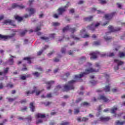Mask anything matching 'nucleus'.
Instances as JSON below:
<instances>
[{
  "label": "nucleus",
  "instance_id": "nucleus-1",
  "mask_svg": "<svg viewBox=\"0 0 125 125\" xmlns=\"http://www.w3.org/2000/svg\"><path fill=\"white\" fill-rule=\"evenodd\" d=\"M96 68L93 69L91 68L89 69H86L85 72H83L82 74H79L78 75L75 76V80H72L70 81H69L67 84H65L63 86V89H62V91H69L70 90H73L75 89V86H74V83H77V82H82L83 80L81 79L83 77H84L85 75L89 74V73H93L94 72H99V69H100V65L99 63H96Z\"/></svg>",
  "mask_w": 125,
  "mask_h": 125
},
{
  "label": "nucleus",
  "instance_id": "nucleus-2",
  "mask_svg": "<svg viewBox=\"0 0 125 125\" xmlns=\"http://www.w3.org/2000/svg\"><path fill=\"white\" fill-rule=\"evenodd\" d=\"M108 30H109L110 32L106 33V36L104 37V39L106 42H108V41H111V40H112L111 37H108V36H107L108 34H110L111 32H118L119 31H121V28L116 27L114 28L112 26L110 25L108 26Z\"/></svg>",
  "mask_w": 125,
  "mask_h": 125
},
{
  "label": "nucleus",
  "instance_id": "nucleus-3",
  "mask_svg": "<svg viewBox=\"0 0 125 125\" xmlns=\"http://www.w3.org/2000/svg\"><path fill=\"white\" fill-rule=\"evenodd\" d=\"M69 3L70 2H67L66 5H65L63 7H60L58 9L57 11L58 12L59 15H62V14H63V13H64V12H65L66 10H67L66 8H68V7H69Z\"/></svg>",
  "mask_w": 125,
  "mask_h": 125
},
{
  "label": "nucleus",
  "instance_id": "nucleus-4",
  "mask_svg": "<svg viewBox=\"0 0 125 125\" xmlns=\"http://www.w3.org/2000/svg\"><path fill=\"white\" fill-rule=\"evenodd\" d=\"M15 35V33H13L10 35H2L0 34V41L1 40H3V41H7V40L12 39V38H13Z\"/></svg>",
  "mask_w": 125,
  "mask_h": 125
},
{
  "label": "nucleus",
  "instance_id": "nucleus-5",
  "mask_svg": "<svg viewBox=\"0 0 125 125\" xmlns=\"http://www.w3.org/2000/svg\"><path fill=\"white\" fill-rule=\"evenodd\" d=\"M33 89L34 90L32 91H27L26 92L27 95H29V94H34V93H35L36 92V95L38 96V95H40V94H41V92H42V91H38V89L37 88V87H36L35 86L33 87Z\"/></svg>",
  "mask_w": 125,
  "mask_h": 125
},
{
  "label": "nucleus",
  "instance_id": "nucleus-6",
  "mask_svg": "<svg viewBox=\"0 0 125 125\" xmlns=\"http://www.w3.org/2000/svg\"><path fill=\"white\" fill-rule=\"evenodd\" d=\"M98 100H102L105 103H108V102H110V100L109 99V98H108V96L104 95H100V97L98 98Z\"/></svg>",
  "mask_w": 125,
  "mask_h": 125
},
{
  "label": "nucleus",
  "instance_id": "nucleus-7",
  "mask_svg": "<svg viewBox=\"0 0 125 125\" xmlns=\"http://www.w3.org/2000/svg\"><path fill=\"white\" fill-rule=\"evenodd\" d=\"M115 15H117V12H113L110 14H106L104 15V18L106 20L110 21L111 19H112V18H113V16H115Z\"/></svg>",
  "mask_w": 125,
  "mask_h": 125
},
{
  "label": "nucleus",
  "instance_id": "nucleus-8",
  "mask_svg": "<svg viewBox=\"0 0 125 125\" xmlns=\"http://www.w3.org/2000/svg\"><path fill=\"white\" fill-rule=\"evenodd\" d=\"M69 30H70L72 34H74V33H75V32L76 31V28H70V26L69 25H67L65 27L62 29V32L63 33H65V32H67V31H69Z\"/></svg>",
  "mask_w": 125,
  "mask_h": 125
},
{
  "label": "nucleus",
  "instance_id": "nucleus-9",
  "mask_svg": "<svg viewBox=\"0 0 125 125\" xmlns=\"http://www.w3.org/2000/svg\"><path fill=\"white\" fill-rule=\"evenodd\" d=\"M9 67H7L3 69V71H0V76H5L8 74Z\"/></svg>",
  "mask_w": 125,
  "mask_h": 125
},
{
  "label": "nucleus",
  "instance_id": "nucleus-10",
  "mask_svg": "<svg viewBox=\"0 0 125 125\" xmlns=\"http://www.w3.org/2000/svg\"><path fill=\"white\" fill-rule=\"evenodd\" d=\"M12 8H19V9H23L25 8V6L23 5L22 4L18 5L17 3H15L12 4Z\"/></svg>",
  "mask_w": 125,
  "mask_h": 125
},
{
  "label": "nucleus",
  "instance_id": "nucleus-11",
  "mask_svg": "<svg viewBox=\"0 0 125 125\" xmlns=\"http://www.w3.org/2000/svg\"><path fill=\"white\" fill-rule=\"evenodd\" d=\"M3 23L6 25H7V24H9V25H11V26H13L14 27H15V26H16V25H15V24L14 23V21H12L11 20H5Z\"/></svg>",
  "mask_w": 125,
  "mask_h": 125
},
{
  "label": "nucleus",
  "instance_id": "nucleus-12",
  "mask_svg": "<svg viewBox=\"0 0 125 125\" xmlns=\"http://www.w3.org/2000/svg\"><path fill=\"white\" fill-rule=\"evenodd\" d=\"M100 25V23H97L95 25V26H93V24H92L90 25H89L87 26L88 29L89 30H91V31H94L95 30V27L96 28L98 27Z\"/></svg>",
  "mask_w": 125,
  "mask_h": 125
},
{
  "label": "nucleus",
  "instance_id": "nucleus-13",
  "mask_svg": "<svg viewBox=\"0 0 125 125\" xmlns=\"http://www.w3.org/2000/svg\"><path fill=\"white\" fill-rule=\"evenodd\" d=\"M26 11L29 12V16H31V15H33V14H35V13H36V9L33 8H26Z\"/></svg>",
  "mask_w": 125,
  "mask_h": 125
},
{
  "label": "nucleus",
  "instance_id": "nucleus-14",
  "mask_svg": "<svg viewBox=\"0 0 125 125\" xmlns=\"http://www.w3.org/2000/svg\"><path fill=\"white\" fill-rule=\"evenodd\" d=\"M99 52H96L93 53H90V55L91 56L90 59H96L97 58V55L99 54Z\"/></svg>",
  "mask_w": 125,
  "mask_h": 125
},
{
  "label": "nucleus",
  "instance_id": "nucleus-15",
  "mask_svg": "<svg viewBox=\"0 0 125 125\" xmlns=\"http://www.w3.org/2000/svg\"><path fill=\"white\" fill-rule=\"evenodd\" d=\"M110 119L111 118H110V117H101L100 118V121L102 122H108V121H110Z\"/></svg>",
  "mask_w": 125,
  "mask_h": 125
},
{
  "label": "nucleus",
  "instance_id": "nucleus-16",
  "mask_svg": "<svg viewBox=\"0 0 125 125\" xmlns=\"http://www.w3.org/2000/svg\"><path fill=\"white\" fill-rule=\"evenodd\" d=\"M36 118H38V119H44L45 118V115L42 114V113H37L36 115Z\"/></svg>",
  "mask_w": 125,
  "mask_h": 125
},
{
  "label": "nucleus",
  "instance_id": "nucleus-17",
  "mask_svg": "<svg viewBox=\"0 0 125 125\" xmlns=\"http://www.w3.org/2000/svg\"><path fill=\"white\" fill-rule=\"evenodd\" d=\"M46 83L48 86V87H47V89L48 90H49V89H50L51 87V84H52V83H54V81H49Z\"/></svg>",
  "mask_w": 125,
  "mask_h": 125
},
{
  "label": "nucleus",
  "instance_id": "nucleus-18",
  "mask_svg": "<svg viewBox=\"0 0 125 125\" xmlns=\"http://www.w3.org/2000/svg\"><path fill=\"white\" fill-rule=\"evenodd\" d=\"M104 56H109V57H113V56H115V54L114 53H111L108 55L107 54H101V57H104Z\"/></svg>",
  "mask_w": 125,
  "mask_h": 125
},
{
  "label": "nucleus",
  "instance_id": "nucleus-19",
  "mask_svg": "<svg viewBox=\"0 0 125 125\" xmlns=\"http://www.w3.org/2000/svg\"><path fill=\"white\" fill-rule=\"evenodd\" d=\"M32 59H33V58L26 57L23 58V60L26 61L29 64H31V63H32V61H31Z\"/></svg>",
  "mask_w": 125,
  "mask_h": 125
},
{
  "label": "nucleus",
  "instance_id": "nucleus-20",
  "mask_svg": "<svg viewBox=\"0 0 125 125\" xmlns=\"http://www.w3.org/2000/svg\"><path fill=\"white\" fill-rule=\"evenodd\" d=\"M114 62L115 63H117V66H121V65H123V64H124V62L120 61L119 60H114Z\"/></svg>",
  "mask_w": 125,
  "mask_h": 125
},
{
  "label": "nucleus",
  "instance_id": "nucleus-21",
  "mask_svg": "<svg viewBox=\"0 0 125 125\" xmlns=\"http://www.w3.org/2000/svg\"><path fill=\"white\" fill-rule=\"evenodd\" d=\"M118 110V107L114 106L110 109L111 114H116V111Z\"/></svg>",
  "mask_w": 125,
  "mask_h": 125
},
{
  "label": "nucleus",
  "instance_id": "nucleus-22",
  "mask_svg": "<svg viewBox=\"0 0 125 125\" xmlns=\"http://www.w3.org/2000/svg\"><path fill=\"white\" fill-rule=\"evenodd\" d=\"M103 90L105 91V92H109L110 90V86L106 85L104 88H103Z\"/></svg>",
  "mask_w": 125,
  "mask_h": 125
},
{
  "label": "nucleus",
  "instance_id": "nucleus-23",
  "mask_svg": "<svg viewBox=\"0 0 125 125\" xmlns=\"http://www.w3.org/2000/svg\"><path fill=\"white\" fill-rule=\"evenodd\" d=\"M34 103H30V108L31 109V112H35V105H34Z\"/></svg>",
  "mask_w": 125,
  "mask_h": 125
},
{
  "label": "nucleus",
  "instance_id": "nucleus-24",
  "mask_svg": "<svg viewBox=\"0 0 125 125\" xmlns=\"http://www.w3.org/2000/svg\"><path fill=\"white\" fill-rule=\"evenodd\" d=\"M92 19H93V17L91 16H90L89 17H86L84 18V21H88V22L92 21Z\"/></svg>",
  "mask_w": 125,
  "mask_h": 125
},
{
  "label": "nucleus",
  "instance_id": "nucleus-25",
  "mask_svg": "<svg viewBox=\"0 0 125 125\" xmlns=\"http://www.w3.org/2000/svg\"><path fill=\"white\" fill-rule=\"evenodd\" d=\"M15 19L17 20V21H19V22H21V21L23 20V18L17 15L15 16Z\"/></svg>",
  "mask_w": 125,
  "mask_h": 125
},
{
  "label": "nucleus",
  "instance_id": "nucleus-26",
  "mask_svg": "<svg viewBox=\"0 0 125 125\" xmlns=\"http://www.w3.org/2000/svg\"><path fill=\"white\" fill-rule=\"evenodd\" d=\"M7 63H8L9 65H13V63H14V61H13V59L9 60L8 61H7L6 62H5L4 64H6Z\"/></svg>",
  "mask_w": 125,
  "mask_h": 125
},
{
  "label": "nucleus",
  "instance_id": "nucleus-27",
  "mask_svg": "<svg viewBox=\"0 0 125 125\" xmlns=\"http://www.w3.org/2000/svg\"><path fill=\"white\" fill-rule=\"evenodd\" d=\"M125 124V121L120 122V121H117L115 122V125H123Z\"/></svg>",
  "mask_w": 125,
  "mask_h": 125
},
{
  "label": "nucleus",
  "instance_id": "nucleus-28",
  "mask_svg": "<svg viewBox=\"0 0 125 125\" xmlns=\"http://www.w3.org/2000/svg\"><path fill=\"white\" fill-rule=\"evenodd\" d=\"M31 77V75L30 74H28V75L25 76H22L21 77V80H22L23 81H25L26 80V78H29Z\"/></svg>",
  "mask_w": 125,
  "mask_h": 125
},
{
  "label": "nucleus",
  "instance_id": "nucleus-29",
  "mask_svg": "<svg viewBox=\"0 0 125 125\" xmlns=\"http://www.w3.org/2000/svg\"><path fill=\"white\" fill-rule=\"evenodd\" d=\"M40 39H41V40H43V41H45V42H48L49 41V38L48 37H41Z\"/></svg>",
  "mask_w": 125,
  "mask_h": 125
},
{
  "label": "nucleus",
  "instance_id": "nucleus-30",
  "mask_svg": "<svg viewBox=\"0 0 125 125\" xmlns=\"http://www.w3.org/2000/svg\"><path fill=\"white\" fill-rule=\"evenodd\" d=\"M32 75L34 76L35 77H37V78H39L40 77V74L38 72H35L32 73Z\"/></svg>",
  "mask_w": 125,
  "mask_h": 125
},
{
  "label": "nucleus",
  "instance_id": "nucleus-31",
  "mask_svg": "<svg viewBox=\"0 0 125 125\" xmlns=\"http://www.w3.org/2000/svg\"><path fill=\"white\" fill-rule=\"evenodd\" d=\"M7 99H8L9 102H13L14 100H16V99H17V98L15 97V98H7Z\"/></svg>",
  "mask_w": 125,
  "mask_h": 125
},
{
  "label": "nucleus",
  "instance_id": "nucleus-32",
  "mask_svg": "<svg viewBox=\"0 0 125 125\" xmlns=\"http://www.w3.org/2000/svg\"><path fill=\"white\" fill-rule=\"evenodd\" d=\"M27 32H28V30H27V29H25L24 31L21 32L20 33V35L21 37H23V36H25L26 33H27Z\"/></svg>",
  "mask_w": 125,
  "mask_h": 125
},
{
  "label": "nucleus",
  "instance_id": "nucleus-33",
  "mask_svg": "<svg viewBox=\"0 0 125 125\" xmlns=\"http://www.w3.org/2000/svg\"><path fill=\"white\" fill-rule=\"evenodd\" d=\"M89 103L86 102H84L82 104H81V106H89Z\"/></svg>",
  "mask_w": 125,
  "mask_h": 125
},
{
  "label": "nucleus",
  "instance_id": "nucleus-34",
  "mask_svg": "<svg viewBox=\"0 0 125 125\" xmlns=\"http://www.w3.org/2000/svg\"><path fill=\"white\" fill-rule=\"evenodd\" d=\"M6 87H10V88H12V87H13V84H12L11 83H8L6 84Z\"/></svg>",
  "mask_w": 125,
  "mask_h": 125
},
{
  "label": "nucleus",
  "instance_id": "nucleus-35",
  "mask_svg": "<svg viewBox=\"0 0 125 125\" xmlns=\"http://www.w3.org/2000/svg\"><path fill=\"white\" fill-rule=\"evenodd\" d=\"M70 125V122L62 121L61 123V125Z\"/></svg>",
  "mask_w": 125,
  "mask_h": 125
},
{
  "label": "nucleus",
  "instance_id": "nucleus-36",
  "mask_svg": "<svg viewBox=\"0 0 125 125\" xmlns=\"http://www.w3.org/2000/svg\"><path fill=\"white\" fill-rule=\"evenodd\" d=\"M80 113V109L79 108H76L74 109V115H78Z\"/></svg>",
  "mask_w": 125,
  "mask_h": 125
},
{
  "label": "nucleus",
  "instance_id": "nucleus-37",
  "mask_svg": "<svg viewBox=\"0 0 125 125\" xmlns=\"http://www.w3.org/2000/svg\"><path fill=\"white\" fill-rule=\"evenodd\" d=\"M27 103V100L26 99L21 100L19 102V103H21V104H25V103Z\"/></svg>",
  "mask_w": 125,
  "mask_h": 125
},
{
  "label": "nucleus",
  "instance_id": "nucleus-38",
  "mask_svg": "<svg viewBox=\"0 0 125 125\" xmlns=\"http://www.w3.org/2000/svg\"><path fill=\"white\" fill-rule=\"evenodd\" d=\"M42 25H40L39 26H37L35 29V32H39V31H41V27H42Z\"/></svg>",
  "mask_w": 125,
  "mask_h": 125
},
{
  "label": "nucleus",
  "instance_id": "nucleus-39",
  "mask_svg": "<svg viewBox=\"0 0 125 125\" xmlns=\"http://www.w3.org/2000/svg\"><path fill=\"white\" fill-rule=\"evenodd\" d=\"M93 44L94 45H99L100 44V42L99 41L94 42Z\"/></svg>",
  "mask_w": 125,
  "mask_h": 125
},
{
  "label": "nucleus",
  "instance_id": "nucleus-40",
  "mask_svg": "<svg viewBox=\"0 0 125 125\" xmlns=\"http://www.w3.org/2000/svg\"><path fill=\"white\" fill-rule=\"evenodd\" d=\"M52 25L54 27H57V26H60V23L59 22H52Z\"/></svg>",
  "mask_w": 125,
  "mask_h": 125
},
{
  "label": "nucleus",
  "instance_id": "nucleus-41",
  "mask_svg": "<svg viewBox=\"0 0 125 125\" xmlns=\"http://www.w3.org/2000/svg\"><path fill=\"white\" fill-rule=\"evenodd\" d=\"M82 100H83V99H82V98H79L76 100L75 103L78 104V103H80V102H81V101H82Z\"/></svg>",
  "mask_w": 125,
  "mask_h": 125
},
{
  "label": "nucleus",
  "instance_id": "nucleus-42",
  "mask_svg": "<svg viewBox=\"0 0 125 125\" xmlns=\"http://www.w3.org/2000/svg\"><path fill=\"white\" fill-rule=\"evenodd\" d=\"M99 1H100L101 4H105V3H107L106 0H99Z\"/></svg>",
  "mask_w": 125,
  "mask_h": 125
},
{
  "label": "nucleus",
  "instance_id": "nucleus-43",
  "mask_svg": "<svg viewBox=\"0 0 125 125\" xmlns=\"http://www.w3.org/2000/svg\"><path fill=\"white\" fill-rule=\"evenodd\" d=\"M43 52V50H41V51H39L37 53V55H38V56H40L42 55V54Z\"/></svg>",
  "mask_w": 125,
  "mask_h": 125
},
{
  "label": "nucleus",
  "instance_id": "nucleus-44",
  "mask_svg": "<svg viewBox=\"0 0 125 125\" xmlns=\"http://www.w3.org/2000/svg\"><path fill=\"white\" fill-rule=\"evenodd\" d=\"M90 83H91L92 85H95V84L97 83V82L94 80H92L90 82Z\"/></svg>",
  "mask_w": 125,
  "mask_h": 125
},
{
  "label": "nucleus",
  "instance_id": "nucleus-45",
  "mask_svg": "<svg viewBox=\"0 0 125 125\" xmlns=\"http://www.w3.org/2000/svg\"><path fill=\"white\" fill-rule=\"evenodd\" d=\"M23 67H24V68H22L21 69V71H27V67H26V64H22Z\"/></svg>",
  "mask_w": 125,
  "mask_h": 125
},
{
  "label": "nucleus",
  "instance_id": "nucleus-46",
  "mask_svg": "<svg viewBox=\"0 0 125 125\" xmlns=\"http://www.w3.org/2000/svg\"><path fill=\"white\" fill-rule=\"evenodd\" d=\"M27 109H28V107L27 106H24V108H22L21 109V112H24V111H27Z\"/></svg>",
  "mask_w": 125,
  "mask_h": 125
},
{
  "label": "nucleus",
  "instance_id": "nucleus-47",
  "mask_svg": "<svg viewBox=\"0 0 125 125\" xmlns=\"http://www.w3.org/2000/svg\"><path fill=\"white\" fill-rule=\"evenodd\" d=\"M62 53H66V49L65 48H62Z\"/></svg>",
  "mask_w": 125,
  "mask_h": 125
},
{
  "label": "nucleus",
  "instance_id": "nucleus-48",
  "mask_svg": "<svg viewBox=\"0 0 125 125\" xmlns=\"http://www.w3.org/2000/svg\"><path fill=\"white\" fill-rule=\"evenodd\" d=\"M86 121H88V118L86 117H83L82 119L83 122H86Z\"/></svg>",
  "mask_w": 125,
  "mask_h": 125
},
{
  "label": "nucleus",
  "instance_id": "nucleus-49",
  "mask_svg": "<svg viewBox=\"0 0 125 125\" xmlns=\"http://www.w3.org/2000/svg\"><path fill=\"white\" fill-rule=\"evenodd\" d=\"M71 37L72 39H74V40H80V38H78V37H76L75 35H71Z\"/></svg>",
  "mask_w": 125,
  "mask_h": 125
},
{
  "label": "nucleus",
  "instance_id": "nucleus-50",
  "mask_svg": "<svg viewBox=\"0 0 125 125\" xmlns=\"http://www.w3.org/2000/svg\"><path fill=\"white\" fill-rule=\"evenodd\" d=\"M34 0H29V5L30 6L32 4H33V2H34Z\"/></svg>",
  "mask_w": 125,
  "mask_h": 125
},
{
  "label": "nucleus",
  "instance_id": "nucleus-51",
  "mask_svg": "<svg viewBox=\"0 0 125 125\" xmlns=\"http://www.w3.org/2000/svg\"><path fill=\"white\" fill-rule=\"evenodd\" d=\"M42 120H39L36 122V125H39V124H42Z\"/></svg>",
  "mask_w": 125,
  "mask_h": 125
},
{
  "label": "nucleus",
  "instance_id": "nucleus-52",
  "mask_svg": "<svg viewBox=\"0 0 125 125\" xmlns=\"http://www.w3.org/2000/svg\"><path fill=\"white\" fill-rule=\"evenodd\" d=\"M86 59L85 57H82L80 59V61H85Z\"/></svg>",
  "mask_w": 125,
  "mask_h": 125
},
{
  "label": "nucleus",
  "instance_id": "nucleus-53",
  "mask_svg": "<svg viewBox=\"0 0 125 125\" xmlns=\"http://www.w3.org/2000/svg\"><path fill=\"white\" fill-rule=\"evenodd\" d=\"M46 97L47 98H50L51 97H52V96L51 95V93H49V94H47V95H46Z\"/></svg>",
  "mask_w": 125,
  "mask_h": 125
},
{
  "label": "nucleus",
  "instance_id": "nucleus-54",
  "mask_svg": "<svg viewBox=\"0 0 125 125\" xmlns=\"http://www.w3.org/2000/svg\"><path fill=\"white\" fill-rule=\"evenodd\" d=\"M92 125H97L98 124V120L95 121L93 122H92Z\"/></svg>",
  "mask_w": 125,
  "mask_h": 125
},
{
  "label": "nucleus",
  "instance_id": "nucleus-55",
  "mask_svg": "<svg viewBox=\"0 0 125 125\" xmlns=\"http://www.w3.org/2000/svg\"><path fill=\"white\" fill-rule=\"evenodd\" d=\"M73 51H71V50L68 51V54H69V55H73Z\"/></svg>",
  "mask_w": 125,
  "mask_h": 125
},
{
  "label": "nucleus",
  "instance_id": "nucleus-56",
  "mask_svg": "<svg viewBox=\"0 0 125 125\" xmlns=\"http://www.w3.org/2000/svg\"><path fill=\"white\" fill-rule=\"evenodd\" d=\"M112 92H117L118 91V89L114 88L112 89Z\"/></svg>",
  "mask_w": 125,
  "mask_h": 125
},
{
  "label": "nucleus",
  "instance_id": "nucleus-57",
  "mask_svg": "<svg viewBox=\"0 0 125 125\" xmlns=\"http://www.w3.org/2000/svg\"><path fill=\"white\" fill-rule=\"evenodd\" d=\"M54 53V51H52L49 54H48V56H50V55H52Z\"/></svg>",
  "mask_w": 125,
  "mask_h": 125
},
{
  "label": "nucleus",
  "instance_id": "nucleus-58",
  "mask_svg": "<svg viewBox=\"0 0 125 125\" xmlns=\"http://www.w3.org/2000/svg\"><path fill=\"white\" fill-rule=\"evenodd\" d=\"M64 76H65V77H66V78H68L69 77V76H70V73L69 72H67L64 74Z\"/></svg>",
  "mask_w": 125,
  "mask_h": 125
},
{
  "label": "nucleus",
  "instance_id": "nucleus-59",
  "mask_svg": "<svg viewBox=\"0 0 125 125\" xmlns=\"http://www.w3.org/2000/svg\"><path fill=\"white\" fill-rule=\"evenodd\" d=\"M91 11H92V12H94L96 11V8H91Z\"/></svg>",
  "mask_w": 125,
  "mask_h": 125
},
{
  "label": "nucleus",
  "instance_id": "nucleus-60",
  "mask_svg": "<svg viewBox=\"0 0 125 125\" xmlns=\"http://www.w3.org/2000/svg\"><path fill=\"white\" fill-rule=\"evenodd\" d=\"M2 88H3V84L0 83V89H2Z\"/></svg>",
  "mask_w": 125,
  "mask_h": 125
},
{
  "label": "nucleus",
  "instance_id": "nucleus-61",
  "mask_svg": "<svg viewBox=\"0 0 125 125\" xmlns=\"http://www.w3.org/2000/svg\"><path fill=\"white\" fill-rule=\"evenodd\" d=\"M117 5L118 8H122V5H121V4L117 3Z\"/></svg>",
  "mask_w": 125,
  "mask_h": 125
},
{
  "label": "nucleus",
  "instance_id": "nucleus-62",
  "mask_svg": "<svg viewBox=\"0 0 125 125\" xmlns=\"http://www.w3.org/2000/svg\"><path fill=\"white\" fill-rule=\"evenodd\" d=\"M54 36H55V34H50L49 37H50V38H52V39H54Z\"/></svg>",
  "mask_w": 125,
  "mask_h": 125
},
{
  "label": "nucleus",
  "instance_id": "nucleus-63",
  "mask_svg": "<svg viewBox=\"0 0 125 125\" xmlns=\"http://www.w3.org/2000/svg\"><path fill=\"white\" fill-rule=\"evenodd\" d=\"M26 119L29 121H32V117H31V116H28Z\"/></svg>",
  "mask_w": 125,
  "mask_h": 125
},
{
  "label": "nucleus",
  "instance_id": "nucleus-64",
  "mask_svg": "<svg viewBox=\"0 0 125 125\" xmlns=\"http://www.w3.org/2000/svg\"><path fill=\"white\" fill-rule=\"evenodd\" d=\"M54 62H59L60 60L57 58H55V59L54 60Z\"/></svg>",
  "mask_w": 125,
  "mask_h": 125
}]
</instances>
